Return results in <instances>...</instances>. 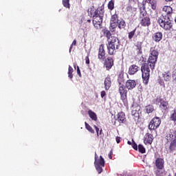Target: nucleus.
<instances>
[{
  "label": "nucleus",
  "instance_id": "f257e3e1",
  "mask_svg": "<svg viewBox=\"0 0 176 176\" xmlns=\"http://www.w3.org/2000/svg\"><path fill=\"white\" fill-rule=\"evenodd\" d=\"M153 63L149 62V60H147V63H144L141 66V71H142V78L143 79V83L144 85H148L149 83V78L151 76V69H155V65Z\"/></svg>",
  "mask_w": 176,
  "mask_h": 176
},
{
  "label": "nucleus",
  "instance_id": "f03ea898",
  "mask_svg": "<svg viewBox=\"0 0 176 176\" xmlns=\"http://www.w3.org/2000/svg\"><path fill=\"white\" fill-rule=\"evenodd\" d=\"M108 41L107 45L108 54L113 56L116 53V50H119L120 47V41L115 36H112Z\"/></svg>",
  "mask_w": 176,
  "mask_h": 176
},
{
  "label": "nucleus",
  "instance_id": "7ed1b4c3",
  "mask_svg": "<svg viewBox=\"0 0 176 176\" xmlns=\"http://www.w3.org/2000/svg\"><path fill=\"white\" fill-rule=\"evenodd\" d=\"M166 140L165 148L168 153H174L176 151V135L169 133L166 135Z\"/></svg>",
  "mask_w": 176,
  "mask_h": 176
},
{
  "label": "nucleus",
  "instance_id": "20e7f679",
  "mask_svg": "<svg viewBox=\"0 0 176 176\" xmlns=\"http://www.w3.org/2000/svg\"><path fill=\"white\" fill-rule=\"evenodd\" d=\"M102 17H104V11L97 9L93 15V24L96 30L102 28Z\"/></svg>",
  "mask_w": 176,
  "mask_h": 176
},
{
  "label": "nucleus",
  "instance_id": "39448f33",
  "mask_svg": "<svg viewBox=\"0 0 176 176\" xmlns=\"http://www.w3.org/2000/svg\"><path fill=\"white\" fill-rule=\"evenodd\" d=\"M157 21L160 27L163 28V30H165V31H170V30H174V28H173V21L170 20V17H166L162 14L159 17Z\"/></svg>",
  "mask_w": 176,
  "mask_h": 176
},
{
  "label": "nucleus",
  "instance_id": "423d86ee",
  "mask_svg": "<svg viewBox=\"0 0 176 176\" xmlns=\"http://www.w3.org/2000/svg\"><path fill=\"white\" fill-rule=\"evenodd\" d=\"M97 157H98L97 153H95V167L98 174H101L102 173V167L105 166V160L101 155L100 156V159L98 160Z\"/></svg>",
  "mask_w": 176,
  "mask_h": 176
},
{
  "label": "nucleus",
  "instance_id": "0eeeda50",
  "mask_svg": "<svg viewBox=\"0 0 176 176\" xmlns=\"http://www.w3.org/2000/svg\"><path fill=\"white\" fill-rule=\"evenodd\" d=\"M162 124V120L159 117H154L148 124V128L150 131L157 130L159 126Z\"/></svg>",
  "mask_w": 176,
  "mask_h": 176
},
{
  "label": "nucleus",
  "instance_id": "6e6552de",
  "mask_svg": "<svg viewBox=\"0 0 176 176\" xmlns=\"http://www.w3.org/2000/svg\"><path fill=\"white\" fill-rule=\"evenodd\" d=\"M159 56V52L155 49V47H151L150 49V56L148 57V62L153 63L151 65L153 68L154 64L156 65V61H157V57Z\"/></svg>",
  "mask_w": 176,
  "mask_h": 176
},
{
  "label": "nucleus",
  "instance_id": "1a4fd4ad",
  "mask_svg": "<svg viewBox=\"0 0 176 176\" xmlns=\"http://www.w3.org/2000/svg\"><path fill=\"white\" fill-rule=\"evenodd\" d=\"M118 23H119V15L118 14H114L111 16L110 20V31L111 32H115L116 31Z\"/></svg>",
  "mask_w": 176,
  "mask_h": 176
},
{
  "label": "nucleus",
  "instance_id": "9d476101",
  "mask_svg": "<svg viewBox=\"0 0 176 176\" xmlns=\"http://www.w3.org/2000/svg\"><path fill=\"white\" fill-rule=\"evenodd\" d=\"M98 58L100 63H104L107 58V52L105 51V45L101 44L99 47L98 52Z\"/></svg>",
  "mask_w": 176,
  "mask_h": 176
},
{
  "label": "nucleus",
  "instance_id": "9b49d317",
  "mask_svg": "<svg viewBox=\"0 0 176 176\" xmlns=\"http://www.w3.org/2000/svg\"><path fill=\"white\" fill-rule=\"evenodd\" d=\"M140 113H141V106L138 104L134 103L132 105V116H134L135 119H140Z\"/></svg>",
  "mask_w": 176,
  "mask_h": 176
},
{
  "label": "nucleus",
  "instance_id": "f8f14e48",
  "mask_svg": "<svg viewBox=\"0 0 176 176\" xmlns=\"http://www.w3.org/2000/svg\"><path fill=\"white\" fill-rule=\"evenodd\" d=\"M104 67L106 68L107 71H109V69H112V66L115 65V60L111 56H109L105 58L103 61Z\"/></svg>",
  "mask_w": 176,
  "mask_h": 176
},
{
  "label": "nucleus",
  "instance_id": "ddd939ff",
  "mask_svg": "<svg viewBox=\"0 0 176 176\" xmlns=\"http://www.w3.org/2000/svg\"><path fill=\"white\" fill-rule=\"evenodd\" d=\"M119 89L118 91L120 94V98L122 101H124L127 98V87H126V85H118Z\"/></svg>",
  "mask_w": 176,
  "mask_h": 176
},
{
  "label": "nucleus",
  "instance_id": "4468645a",
  "mask_svg": "<svg viewBox=\"0 0 176 176\" xmlns=\"http://www.w3.org/2000/svg\"><path fill=\"white\" fill-rule=\"evenodd\" d=\"M156 102L157 104H160V108H162L164 111L168 109V102L166 100V99L162 98L161 97L157 98H156Z\"/></svg>",
  "mask_w": 176,
  "mask_h": 176
},
{
  "label": "nucleus",
  "instance_id": "2eb2a0df",
  "mask_svg": "<svg viewBox=\"0 0 176 176\" xmlns=\"http://www.w3.org/2000/svg\"><path fill=\"white\" fill-rule=\"evenodd\" d=\"M142 6L140 8V15L139 19H142L146 17H149L148 12H146V7L145 6V3H142Z\"/></svg>",
  "mask_w": 176,
  "mask_h": 176
},
{
  "label": "nucleus",
  "instance_id": "dca6fc26",
  "mask_svg": "<svg viewBox=\"0 0 176 176\" xmlns=\"http://www.w3.org/2000/svg\"><path fill=\"white\" fill-rule=\"evenodd\" d=\"M162 11L165 12V14H163L164 16L166 17H171V15L173 14V8L170 6H164Z\"/></svg>",
  "mask_w": 176,
  "mask_h": 176
},
{
  "label": "nucleus",
  "instance_id": "f3484780",
  "mask_svg": "<svg viewBox=\"0 0 176 176\" xmlns=\"http://www.w3.org/2000/svg\"><path fill=\"white\" fill-rule=\"evenodd\" d=\"M116 120L120 124L126 123V114L123 111L118 113Z\"/></svg>",
  "mask_w": 176,
  "mask_h": 176
},
{
  "label": "nucleus",
  "instance_id": "a211bd4d",
  "mask_svg": "<svg viewBox=\"0 0 176 176\" xmlns=\"http://www.w3.org/2000/svg\"><path fill=\"white\" fill-rule=\"evenodd\" d=\"M137 86V82L134 80H128L125 83V87L128 90H133Z\"/></svg>",
  "mask_w": 176,
  "mask_h": 176
},
{
  "label": "nucleus",
  "instance_id": "6ab92c4d",
  "mask_svg": "<svg viewBox=\"0 0 176 176\" xmlns=\"http://www.w3.org/2000/svg\"><path fill=\"white\" fill-rule=\"evenodd\" d=\"M144 142L146 145H147V144L151 145L152 142H153V135L149 133H146L144 135Z\"/></svg>",
  "mask_w": 176,
  "mask_h": 176
},
{
  "label": "nucleus",
  "instance_id": "aec40b11",
  "mask_svg": "<svg viewBox=\"0 0 176 176\" xmlns=\"http://www.w3.org/2000/svg\"><path fill=\"white\" fill-rule=\"evenodd\" d=\"M140 71V67L136 65H131L129 68L128 74L129 75H135Z\"/></svg>",
  "mask_w": 176,
  "mask_h": 176
},
{
  "label": "nucleus",
  "instance_id": "412c9836",
  "mask_svg": "<svg viewBox=\"0 0 176 176\" xmlns=\"http://www.w3.org/2000/svg\"><path fill=\"white\" fill-rule=\"evenodd\" d=\"M155 164L157 168H164V160L163 158L158 157L155 160Z\"/></svg>",
  "mask_w": 176,
  "mask_h": 176
},
{
  "label": "nucleus",
  "instance_id": "4be33fe9",
  "mask_svg": "<svg viewBox=\"0 0 176 176\" xmlns=\"http://www.w3.org/2000/svg\"><path fill=\"white\" fill-rule=\"evenodd\" d=\"M140 25H142V27H149V25H151V18L147 16L140 19Z\"/></svg>",
  "mask_w": 176,
  "mask_h": 176
},
{
  "label": "nucleus",
  "instance_id": "5701e85b",
  "mask_svg": "<svg viewBox=\"0 0 176 176\" xmlns=\"http://www.w3.org/2000/svg\"><path fill=\"white\" fill-rule=\"evenodd\" d=\"M152 38L155 42H160L163 39V33L162 32H157L153 34Z\"/></svg>",
  "mask_w": 176,
  "mask_h": 176
},
{
  "label": "nucleus",
  "instance_id": "b1692460",
  "mask_svg": "<svg viewBox=\"0 0 176 176\" xmlns=\"http://www.w3.org/2000/svg\"><path fill=\"white\" fill-rule=\"evenodd\" d=\"M124 72L120 71L118 77V86L124 85Z\"/></svg>",
  "mask_w": 176,
  "mask_h": 176
},
{
  "label": "nucleus",
  "instance_id": "393cba45",
  "mask_svg": "<svg viewBox=\"0 0 176 176\" xmlns=\"http://www.w3.org/2000/svg\"><path fill=\"white\" fill-rule=\"evenodd\" d=\"M135 50L137 54H142V42H137L135 44Z\"/></svg>",
  "mask_w": 176,
  "mask_h": 176
},
{
  "label": "nucleus",
  "instance_id": "a878e982",
  "mask_svg": "<svg viewBox=\"0 0 176 176\" xmlns=\"http://www.w3.org/2000/svg\"><path fill=\"white\" fill-rule=\"evenodd\" d=\"M104 89L105 90H109V89L111 88V86L112 85V81L111 80V77L107 76L105 79H104Z\"/></svg>",
  "mask_w": 176,
  "mask_h": 176
},
{
  "label": "nucleus",
  "instance_id": "bb28decb",
  "mask_svg": "<svg viewBox=\"0 0 176 176\" xmlns=\"http://www.w3.org/2000/svg\"><path fill=\"white\" fill-rule=\"evenodd\" d=\"M162 78L165 82H170L171 80V73L169 71L164 72L162 73Z\"/></svg>",
  "mask_w": 176,
  "mask_h": 176
},
{
  "label": "nucleus",
  "instance_id": "cd10ccee",
  "mask_svg": "<svg viewBox=\"0 0 176 176\" xmlns=\"http://www.w3.org/2000/svg\"><path fill=\"white\" fill-rule=\"evenodd\" d=\"M102 32H103L104 35L106 36V38H107V41H109V39H111V37L113 36L112 34H111V31L108 30L107 29H103L102 30Z\"/></svg>",
  "mask_w": 176,
  "mask_h": 176
},
{
  "label": "nucleus",
  "instance_id": "c85d7f7f",
  "mask_svg": "<svg viewBox=\"0 0 176 176\" xmlns=\"http://www.w3.org/2000/svg\"><path fill=\"white\" fill-rule=\"evenodd\" d=\"M88 115L89 118H91V120H94L95 122H97V114L94 113V111L91 110L88 111Z\"/></svg>",
  "mask_w": 176,
  "mask_h": 176
},
{
  "label": "nucleus",
  "instance_id": "c756f323",
  "mask_svg": "<svg viewBox=\"0 0 176 176\" xmlns=\"http://www.w3.org/2000/svg\"><path fill=\"white\" fill-rule=\"evenodd\" d=\"M117 27H118V28H120V30L126 28V22L124 21V20L121 19V20L118 21V22L117 23Z\"/></svg>",
  "mask_w": 176,
  "mask_h": 176
},
{
  "label": "nucleus",
  "instance_id": "7c9ffc66",
  "mask_svg": "<svg viewBox=\"0 0 176 176\" xmlns=\"http://www.w3.org/2000/svg\"><path fill=\"white\" fill-rule=\"evenodd\" d=\"M170 119L172 122H174V123H176V109H173L171 111Z\"/></svg>",
  "mask_w": 176,
  "mask_h": 176
},
{
  "label": "nucleus",
  "instance_id": "2f4dec72",
  "mask_svg": "<svg viewBox=\"0 0 176 176\" xmlns=\"http://www.w3.org/2000/svg\"><path fill=\"white\" fill-rule=\"evenodd\" d=\"M126 9V14H129V16H133V14H134V8H133V6H128Z\"/></svg>",
  "mask_w": 176,
  "mask_h": 176
},
{
  "label": "nucleus",
  "instance_id": "473e14b6",
  "mask_svg": "<svg viewBox=\"0 0 176 176\" xmlns=\"http://www.w3.org/2000/svg\"><path fill=\"white\" fill-rule=\"evenodd\" d=\"M164 173H166L164 168H157V170L155 171V174L156 176H163Z\"/></svg>",
  "mask_w": 176,
  "mask_h": 176
},
{
  "label": "nucleus",
  "instance_id": "72a5a7b5",
  "mask_svg": "<svg viewBox=\"0 0 176 176\" xmlns=\"http://www.w3.org/2000/svg\"><path fill=\"white\" fill-rule=\"evenodd\" d=\"M68 78H69V79H72V78H74V68H72V67H71V65H69V68H68Z\"/></svg>",
  "mask_w": 176,
  "mask_h": 176
},
{
  "label": "nucleus",
  "instance_id": "f704fd0d",
  "mask_svg": "<svg viewBox=\"0 0 176 176\" xmlns=\"http://www.w3.org/2000/svg\"><path fill=\"white\" fill-rule=\"evenodd\" d=\"M135 31H137V28L128 33V38L130 41L134 38V35H135Z\"/></svg>",
  "mask_w": 176,
  "mask_h": 176
},
{
  "label": "nucleus",
  "instance_id": "c9c22d12",
  "mask_svg": "<svg viewBox=\"0 0 176 176\" xmlns=\"http://www.w3.org/2000/svg\"><path fill=\"white\" fill-rule=\"evenodd\" d=\"M146 111L148 113H152L155 111V108L153 107V105L148 104L146 107Z\"/></svg>",
  "mask_w": 176,
  "mask_h": 176
},
{
  "label": "nucleus",
  "instance_id": "e433bc0d",
  "mask_svg": "<svg viewBox=\"0 0 176 176\" xmlns=\"http://www.w3.org/2000/svg\"><path fill=\"white\" fill-rule=\"evenodd\" d=\"M85 129H87L88 131H89V133H91V134H94V129H93V128L87 122H85Z\"/></svg>",
  "mask_w": 176,
  "mask_h": 176
},
{
  "label": "nucleus",
  "instance_id": "4c0bfd02",
  "mask_svg": "<svg viewBox=\"0 0 176 176\" xmlns=\"http://www.w3.org/2000/svg\"><path fill=\"white\" fill-rule=\"evenodd\" d=\"M107 6L109 10H113V9L115 8V1H113V0L110 1Z\"/></svg>",
  "mask_w": 176,
  "mask_h": 176
},
{
  "label": "nucleus",
  "instance_id": "58836bf2",
  "mask_svg": "<svg viewBox=\"0 0 176 176\" xmlns=\"http://www.w3.org/2000/svg\"><path fill=\"white\" fill-rule=\"evenodd\" d=\"M63 5L65 8L69 9L71 5L69 4V0H63Z\"/></svg>",
  "mask_w": 176,
  "mask_h": 176
},
{
  "label": "nucleus",
  "instance_id": "ea45409f",
  "mask_svg": "<svg viewBox=\"0 0 176 176\" xmlns=\"http://www.w3.org/2000/svg\"><path fill=\"white\" fill-rule=\"evenodd\" d=\"M138 151L140 153H145V152H146L145 147H144V146H142V144L138 145Z\"/></svg>",
  "mask_w": 176,
  "mask_h": 176
},
{
  "label": "nucleus",
  "instance_id": "a19ab883",
  "mask_svg": "<svg viewBox=\"0 0 176 176\" xmlns=\"http://www.w3.org/2000/svg\"><path fill=\"white\" fill-rule=\"evenodd\" d=\"M151 9L153 10H156L157 8V2L155 1H153V3H151Z\"/></svg>",
  "mask_w": 176,
  "mask_h": 176
},
{
  "label": "nucleus",
  "instance_id": "79ce46f5",
  "mask_svg": "<svg viewBox=\"0 0 176 176\" xmlns=\"http://www.w3.org/2000/svg\"><path fill=\"white\" fill-rule=\"evenodd\" d=\"M132 148H133V149H135V151H138V146L137 145V143H135V142H134V140H132Z\"/></svg>",
  "mask_w": 176,
  "mask_h": 176
},
{
  "label": "nucleus",
  "instance_id": "37998d69",
  "mask_svg": "<svg viewBox=\"0 0 176 176\" xmlns=\"http://www.w3.org/2000/svg\"><path fill=\"white\" fill-rule=\"evenodd\" d=\"M74 46H76V40H74L72 45H70L69 53H71V50H72V47H74Z\"/></svg>",
  "mask_w": 176,
  "mask_h": 176
},
{
  "label": "nucleus",
  "instance_id": "c03bdc74",
  "mask_svg": "<svg viewBox=\"0 0 176 176\" xmlns=\"http://www.w3.org/2000/svg\"><path fill=\"white\" fill-rule=\"evenodd\" d=\"M156 0H146L145 1H142L145 3V6L146 5V3H149V5H151V3H153V2H155Z\"/></svg>",
  "mask_w": 176,
  "mask_h": 176
},
{
  "label": "nucleus",
  "instance_id": "a18cd8bd",
  "mask_svg": "<svg viewBox=\"0 0 176 176\" xmlns=\"http://www.w3.org/2000/svg\"><path fill=\"white\" fill-rule=\"evenodd\" d=\"M94 127L97 133V137H100V133H99L100 129L96 125H94Z\"/></svg>",
  "mask_w": 176,
  "mask_h": 176
},
{
  "label": "nucleus",
  "instance_id": "49530a36",
  "mask_svg": "<svg viewBox=\"0 0 176 176\" xmlns=\"http://www.w3.org/2000/svg\"><path fill=\"white\" fill-rule=\"evenodd\" d=\"M158 83L160 85V86H163L164 87V81H163L162 79H158Z\"/></svg>",
  "mask_w": 176,
  "mask_h": 176
},
{
  "label": "nucleus",
  "instance_id": "de8ad7c7",
  "mask_svg": "<svg viewBox=\"0 0 176 176\" xmlns=\"http://www.w3.org/2000/svg\"><path fill=\"white\" fill-rule=\"evenodd\" d=\"M77 74L80 78H82V74L80 73V69L79 66H77Z\"/></svg>",
  "mask_w": 176,
  "mask_h": 176
},
{
  "label": "nucleus",
  "instance_id": "09e8293b",
  "mask_svg": "<svg viewBox=\"0 0 176 176\" xmlns=\"http://www.w3.org/2000/svg\"><path fill=\"white\" fill-rule=\"evenodd\" d=\"M85 64H87V65L90 64V59L89 58V56L85 57Z\"/></svg>",
  "mask_w": 176,
  "mask_h": 176
},
{
  "label": "nucleus",
  "instance_id": "8fccbe9b",
  "mask_svg": "<svg viewBox=\"0 0 176 176\" xmlns=\"http://www.w3.org/2000/svg\"><path fill=\"white\" fill-rule=\"evenodd\" d=\"M100 96H101L102 98H104L107 96V92H105V91H102Z\"/></svg>",
  "mask_w": 176,
  "mask_h": 176
},
{
  "label": "nucleus",
  "instance_id": "3c124183",
  "mask_svg": "<svg viewBox=\"0 0 176 176\" xmlns=\"http://www.w3.org/2000/svg\"><path fill=\"white\" fill-rule=\"evenodd\" d=\"M121 140H122V138H120V137H119V136H117V137L116 138V141L117 144H120Z\"/></svg>",
  "mask_w": 176,
  "mask_h": 176
},
{
  "label": "nucleus",
  "instance_id": "603ef678",
  "mask_svg": "<svg viewBox=\"0 0 176 176\" xmlns=\"http://www.w3.org/2000/svg\"><path fill=\"white\" fill-rule=\"evenodd\" d=\"M109 159H112V151H111V152L109 153Z\"/></svg>",
  "mask_w": 176,
  "mask_h": 176
},
{
  "label": "nucleus",
  "instance_id": "864d4df0",
  "mask_svg": "<svg viewBox=\"0 0 176 176\" xmlns=\"http://www.w3.org/2000/svg\"><path fill=\"white\" fill-rule=\"evenodd\" d=\"M174 0H165V2H173Z\"/></svg>",
  "mask_w": 176,
  "mask_h": 176
},
{
  "label": "nucleus",
  "instance_id": "5fc2aeb1",
  "mask_svg": "<svg viewBox=\"0 0 176 176\" xmlns=\"http://www.w3.org/2000/svg\"><path fill=\"white\" fill-rule=\"evenodd\" d=\"M102 133V129H100L99 131V135H101Z\"/></svg>",
  "mask_w": 176,
  "mask_h": 176
},
{
  "label": "nucleus",
  "instance_id": "6e6d98bb",
  "mask_svg": "<svg viewBox=\"0 0 176 176\" xmlns=\"http://www.w3.org/2000/svg\"><path fill=\"white\" fill-rule=\"evenodd\" d=\"M127 144H128V145H132V143H131V142H130V141H128V142H127Z\"/></svg>",
  "mask_w": 176,
  "mask_h": 176
},
{
  "label": "nucleus",
  "instance_id": "4d7b16f0",
  "mask_svg": "<svg viewBox=\"0 0 176 176\" xmlns=\"http://www.w3.org/2000/svg\"><path fill=\"white\" fill-rule=\"evenodd\" d=\"M74 67L75 69H76V64L74 65Z\"/></svg>",
  "mask_w": 176,
  "mask_h": 176
},
{
  "label": "nucleus",
  "instance_id": "13d9d810",
  "mask_svg": "<svg viewBox=\"0 0 176 176\" xmlns=\"http://www.w3.org/2000/svg\"><path fill=\"white\" fill-rule=\"evenodd\" d=\"M87 22H88V23H91V20L88 19V20H87Z\"/></svg>",
  "mask_w": 176,
  "mask_h": 176
},
{
  "label": "nucleus",
  "instance_id": "bf43d9fd",
  "mask_svg": "<svg viewBox=\"0 0 176 176\" xmlns=\"http://www.w3.org/2000/svg\"><path fill=\"white\" fill-rule=\"evenodd\" d=\"M168 176H173V175L172 174H169Z\"/></svg>",
  "mask_w": 176,
  "mask_h": 176
},
{
  "label": "nucleus",
  "instance_id": "052dcab7",
  "mask_svg": "<svg viewBox=\"0 0 176 176\" xmlns=\"http://www.w3.org/2000/svg\"><path fill=\"white\" fill-rule=\"evenodd\" d=\"M175 134L176 135V131H175Z\"/></svg>",
  "mask_w": 176,
  "mask_h": 176
}]
</instances>
